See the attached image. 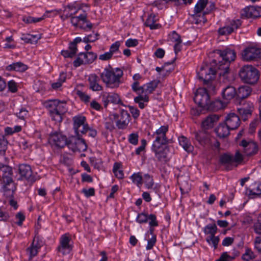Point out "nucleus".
<instances>
[{
	"mask_svg": "<svg viewBox=\"0 0 261 261\" xmlns=\"http://www.w3.org/2000/svg\"><path fill=\"white\" fill-rule=\"evenodd\" d=\"M194 100L200 107L210 110L216 111L224 107L222 102L220 100L211 102L206 88L198 89L195 93Z\"/></svg>",
	"mask_w": 261,
	"mask_h": 261,
	"instance_id": "1",
	"label": "nucleus"
},
{
	"mask_svg": "<svg viewBox=\"0 0 261 261\" xmlns=\"http://www.w3.org/2000/svg\"><path fill=\"white\" fill-rule=\"evenodd\" d=\"M123 74V71L119 68L115 69L105 68L100 73V77L107 87L117 88L122 83L121 79Z\"/></svg>",
	"mask_w": 261,
	"mask_h": 261,
	"instance_id": "2",
	"label": "nucleus"
},
{
	"mask_svg": "<svg viewBox=\"0 0 261 261\" xmlns=\"http://www.w3.org/2000/svg\"><path fill=\"white\" fill-rule=\"evenodd\" d=\"M215 54L217 55L221 59L217 64L218 69L220 70L219 74L224 75L229 71V66L231 62L233 61L236 57L235 51L229 48H226L223 50L217 49L215 51Z\"/></svg>",
	"mask_w": 261,
	"mask_h": 261,
	"instance_id": "3",
	"label": "nucleus"
},
{
	"mask_svg": "<svg viewBox=\"0 0 261 261\" xmlns=\"http://www.w3.org/2000/svg\"><path fill=\"white\" fill-rule=\"evenodd\" d=\"M239 76L244 83L253 85L259 79V72L252 65H244L240 69Z\"/></svg>",
	"mask_w": 261,
	"mask_h": 261,
	"instance_id": "4",
	"label": "nucleus"
},
{
	"mask_svg": "<svg viewBox=\"0 0 261 261\" xmlns=\"http://www.w3.org/2000/svg\"><path fill=\"white\" fill-rule=\"evenodd\" d=\"M168 129V127L167 126H162L153 134V136H155V139L151 147L153 151H158V150L167 148L165 145L168 142L166 136Z\"/></svg>",
	"mask_w": 261,
	"mask_h": 261,
	"instance_id": "5",
	"label": "nucleus"
},
{
	"mask_svg": "<svg viewBox=\"0 0 261 261\" xmlns=\"http://www.w3.org/2000/svg\"><path fill=\"white\" fill-rule=\"evenodd\" d=\"M240 118L244 121H246L251 117L254 110V105L252 102L249 101L242 100L237 107Z\"/></svg>",
	"mask_w": 261,
	"mask_h": 261,
	"instance_id": "6",
	"label": "nucleus"
},
{
	"mask_svg": "<svg viewBox=\"0 0 261 261\" xmlns=\"http://www.w3.org/2000/svg\"><path fill=\"white\" fill-rule=\"evenodd\" d=\"M216 70L210 67L208 65L201 66L199 71L197 72L199 79L203 81L205 84L209 81L213 80L216 74Z\"/></svg>",
	"mask_w": 261,
	"mask_h": 261,
	"instance_id": "7",
	"label": "nucleus"
},
{
	"mask_svg": "<svg viewBox=\"0 0 261 261\" xmlns=\"http://www.w3.org/2000/svg\"><path fill=\"white\" fill-rule=\"evenodd\" d=\"M68 147L73 151H85L87 148L85 140L79 137H71L69 140Z\"/></svg>",
	"mask_w": 261,
	"mask_h": 261,
	"instance_id": "8",
	"label": "nucleus"
},
{
	"mask_svg": "<svg viewBox=\"0 0 261 261\" xmlns=\"http://www.w3.org/2000/svg\"><path fill=\"white\" fill-rule=\"evenodd\" d=\"M70 241L71 239L67 234L62 235L60 238L58 250L63 255L69 254L72 249V246L70 244Z\"/></svg>",
	"mask_w": 261,
	"mask_h": 261,
	"instance_id": "9",
	"label": "nucleus"
},
{
	"mask_svg": "<svg viewBox=\"0 0 261 261\" xmlns=\"http://www.w3.org/2000/svg\"><path fill=\"white\" fill-rule=\"evenodd\" d=\"M261 57V49L251 47L246 48L242 53V58L246 61L256 60Z\"/></svg>",
	"mask_w": 261,
	"mask_h": 261,
	"instance_id": "10",
	"label": "nucleus"
},
{
	"mask_svg": "<svg viewBox=\"0 0 261 261\" xmlns=\"http://www.w3.org/2000/svg\"><path fill=\"white\" fill-rule=\"evenodd\" d=\"M49 142L59 147H64L65 145L68 146L69 140H67L66 136L60 133H55L52 134L49 138Z\"/></svg>",
	"mask_w": 261,
	"mask_h": 261,
	"instance_id": "11",
	"label": "nucleus"
},
{
	"mask_svg": "<svg viewBox=\"0 0 261 261\" xmlns=\"http://www.w3.org/2000/svg\"><path fill=\"white\" fill-rule=\"evenodd\" d=\"M130 115L127 111L122 110L120 114H116V126L119 129H124L130 121Z\"/></svg>",
	"mask_w": 261,
	"mask_h": 261,
	"instance_id": "12",
	"label": "nucleus"
},
{
	"mask_svg": "<svg viewBox=\"0 0 261 261\" xmlns=\"http://www.w3.org/2000/svg\"><path fill=\"white\" fill-rule=\"evenodd\" d=\"M19 173L22 178L31 182L35 181L34 176L32 175V170L30 165L27 164L20 165L19 166Z\"/></svg>",
	"mask_w": 261,
	"mask_h": 261,
	"instance_id": "13",
	"label": "nucleus"
},
{
	"mask_svg": "<svg viewBox=\"0 0 261 261\" xmlns=\"http://www.w3.org/2000/svg\"><path fill=\"white\" fill-rule=\"evenodd\" d=\"M240 145L243 147V151L247 155L255 154L258 150L257 145L254 142H247L243 140L241 141Z\"/></svg>",
	"mask_w": 261,
	"mask_h": 261,
	"instance_id": "14",
	"label": "nucleus"
},
{
	"mask_svg": "<svg viewBox=\"0 0 261 261\" xmlns=\"http://www.w3.org/2000/svg\"><path fill=\"white\" fill-rule=\"evenodd\" d=\"M219 115L211 114L207 116L201 123V127L203 130H207L212 128L219 120Z\"/></svg>",
	"mask_w": 261,
	"mask_h": 261,
	"instance_id": "15",
	"label": "nucleus"
},
{
	"mask_svg": "<svg viewBox=\"0 0 261 261\" xmlns=\"http://www.w3.org/2000/svg\"><path fill=\"white\" fill-rule=\"evenodd\" d=\"M225 123L231 130L237 128L240 124V118L234 113H230L225 119Z\"/></svg>",
	"mask_w": 261,
	"mask_h": 261,
	"instance_id": "16",
	"label": "nucleus"
},
{
	"mask_svg": "<svg viewBox=\"0 0 261 261\" xmlns=\"http://www.w3.org/2000/svg\"><path fill=\"white\" fill-rule=\"evenodd\" d=\"M222 95L223 98L226 100V102H228L236 97L237 90L233 86L228 85L223 88Z\"/></svg>",
	"mask_w": 261,
	"mask_h": 261,
	"instance_id": "17",
	"label": "nucleus"
},
{
	"mask_svg": "<svg viewBox=\"0 0 261 261\" xmlns=\"http://www.w3.org/2000/svg\"><path fill=\"white\" fill-rule=\"evenodd\" d=\"M42 242L39 241L38 238L35 237L31 245L27 249L30 259L32 258L37 254L38 250L42 246Z\"/></svg>",
	"mask_w": 261,
	"mask_h": 261,
	"instance_id": "18",
	"label": "nucleus"
},
{
	"mask_svg": "<svg viewBox=\"0 0 261 261\" xmlns=\"http://www.w3.org/2000/svg\"><path fill=\"white\" fill-rule=\"evenodd\" d=\"M102 101L105 107H107L109 103L118 104L121 102L120 97L117 93H106L102 95Z\"/></svg>",
	"mask_w": 261,
	"mask_h": 261,
	"instance_id": "19",
	"label": "nucleus"
},
{
	"mask_svg": "<svg viewBox=\"0 0 261 261\" xmlns=\"http://www.w3.org/2000/svg\"><path fill=\"white\" fill-rule=\"evenodd\" d=\"M221 164L224 166L226 170L232 169L234 164L233 156L227 153H224L220 157Z\"/></svg>",
	"mask_w": 261,
	"mask_h": 261,
	"instance_id": "20",
	"label": "nucleus"
},
{
	"mask_svg": "<svg viewBox=\"0 0 261 261\" xmlns=\"http://www.w3.org/2000/svg\"><path fill=\"white\" fill-rule=\"evenodd\" d=\"M57 99L49 100L44 103V107L48 110L50 115L53 120L55 121L54 116L57 113Z\"/></svg>",
	"mask_w": 261,
	"mask_h": 261,
	"instance_id": "21",
	"label": "nucleus"
},
{
	"mask_svg": "<svg viewBox=\"0 0 261 261\" xmlns=\"http://www.w3.org/2000/svg\"><path fill=\"white\" fill-rule=\"evenodd\" d=\"M88 80L89 83V88L90 89L94 91L102 90V86L98 84L99 77L95 74L89 75Z\"/></svg>",
	"mask_w": 261,
	"mask_h": 261,
	"instance_id": "22",
	"label": "nucleus"
},
{
	"mask_svg": "<svg viewBox=\"0 0 261 261\" xmlns=\"http://www.w3.org/2000/svg\"><path fill=\"white\" fill-rule=\"evenodd\" d=\"M76 17L80 22H82L80 28L86 31L92 29L93 24L87 19V14L85 12Z\"/></svg>",
	"mask_w": 261,
	"mask_h": 261,
	"instance_id": "23",
	"label": "nucleus"
},
{
	"mask_svg": "<svg viewBox=\"0 0 261 261\" xmlns=\"http://www.w3.org/2000/svg\"><path fill=\"white\" fill-rule=\"evenodd\" d=\"M57 105V113L54 116L55 121L61 122L62 120V116L67 111L66 103L64 101H58Z\"/></svg>",
	"mask_w": 261,
	"mask_h": 261,
	"instance_id": "24",
	"label": "nucleus"
},
{
	"mask_svg": "<svg viewBox=\"0 0 261 261\" xmlns=\"http://www.w3.org/2000/svg\"><path fill=\"white\" fill-rule=\"evenodd\" d=\"M252 91L251 88L248 86H240L237 91L236 97L243 99L248 97Z\"/></svg>",
	"mask_w": 261,
	"mask_h": 261,
	"instance_id": "25",
	"label": "nucleus"
},
{
	"mask_svg": "<svg viewBox=\"0 0 261 261\" xmlns=\"http://www.w3.org/2000/svg\"><path fill=\"white\" fill-rule=\"evenodd\" d=\"M230 130L225 123H221L215 129V132L220 138H224L229 134Z\"/></svg>",
	"mask_w": 261,
	"mask_h": 261,
	"instance_id": "26",
	"label": "nucleus"
},
{
	"mask_svg": "<svg viewBox=\"0 0 261 261\" xmlns=\"http://www.w3.org/2000/svg\"><path fill=\"white\" fill-rule=\"evenodd\" d=\"M179 143L184 149L188 152H191L194 149V147L191 145V143L189 139L184 137L181 136L178 138Z\"/></svg>",
	"mask_w": 261,
	"mask_h": 261,
	"instance_id": "27",
	"label": "nucleus"
},
{
	"mask_svg": "<svg viewBox=\"0 0 261 261\" xmlns=\"http://www.w3.org/2000/svg\"><path fill=\"white\" fill-rule=\"evenodd\" d=\"M16 189L15 184H10L6 186H2L1 192L8 197H12Z\"/></svg>",
	"mask_w": 261,
	"mask_h": 261,
	"instance_id": "28",
	"label": "nucleus"
},
{
	"mask_svg": "<svg viewBox=\"0 0 261 261\" xmlns=\"http://www.w3.org/2000/svg\"><path fill=\"white\" fill-rule=\"evenodd\" d=\"M27 68L28 67L26 65L20 62L14 63L6 67V69L8 71L14 70L19 72H23L25 71Z\"/></svg>",
	"mask_w": 261,
	"mask_h": 261,
	"instance_id": "29",
	"label": "nucleus"
},
{
	"mask_svg": "<svg viewBox=\"0 0 261 261\" xmlns=\"http://www.w3.org/2000/svg\"><path fill=\"white\" fill-rule=\"evenodd\" d=\"M74 121V126L73 128L75 131V133L77 135H79V128L81 126H83V125H86L85 123V117L84 116H75L73 119Z\"/></svg>",
	"mask_w": 261,
	"mask_h": 261,
	"instance_id": "30",
	"label": "nucleus"
},
{
	"mask_svg": "<svg viewBox=\"0 0 261 261\" xmlns=\"http://www.w3.org/2000/svg\"><path fill=\"white\" fill-rule=\"evenodd\" d=\"M116 114H112L106 119L105 127L106 129L112 131L115 128L114 123L116 124Z\"/></svg>",
	"mask_w": 261,
	"mask_h": 261,
	"instance_id": "31",
	"label": "nucleus"
},
{
	"mask_svg": "<svg viewBox=\"0 0 261 261\" xmlns=\"http://www.w3.org/2000/svg\"><path fill=\"white\" fill-rule=\"evenodd\" d=\"M195 137L197 141L202 145L206 144L208 142V136L204 132H196L195 133Z\"/></svg>",
	"mask_w": 261,
	"mask_h": 261,
	"instance_id": "32",
	"label": "nucleus"
},
{
	"mask_svg": "<svg viewBox=\"0 0 261 261\" xmlns=\"http://www.w3.org/2000/svg\"><path fill=\"white\" fill-rule=\"evenodd\" d=\"M155 17V14H151L148 16L145 22V25L149 27L152 30L158 29L160 27L159 24L155 23L156 21Z\"/></svg>",
	"mask_w": 261,
	"mask_h": 261,
	"instance_id": "33",
	"label": "nucleus"
},
{
	"mask_svg": "<svg viewBox=\"0 0 261 261\" xmlns=\"http://www.w3.org/2000/svg\"><path fill=\"white\" fill-rule=\"evenodd\" d=\"M79 55L84 58L85 64L92 63L97 58L96 54L93 52L80 53Z\"/></svg>",
	"mask_w": 261,
	"mask_h": 261,
	"instance_id": "34",
	"label": "nucleus"
},
{
	"mask_svg": "<svg viewBox=\"0 0 261 261\" xmlns=\"http://www.w3.org/2000/svg\"><path fill=\"white\" fill-rule=\"evenodd\" d=\"M255 6H249L244 9L241 14L242 17L255 18L256 15Z\"/></svg>",
	"mask_w": 261,
	"mask_h": 261,
	"instance_id": "35",
	"label": "nucleus"
},
{
	"mask_svg": "<svg viewBox=\"0 0 261 261\" xmlns=\"http://www.w3.org/2000/svg\"><path fill=\"white\" fill-rule=\"evenodd\" d=\"M159 82L156 81H152L143 86V93L145 94L152 93L157 87Z\"/></svg>",
	"mask_w": 261,
	"mask_h": 261,
	"instance_id": "36",
	"label": "nucleus"
},
{
	"mask_svg": "<svg viewBox=\"0 0 261 261\" xmlns=\"http://www.w3.org/2000/svg\"><path fill=\"white\" fill-rule=\"evenodd\" d=\"M203 232L207 236H214L217 232V227L215 224H210L203 228Z\"/></svg>",
	"mask_w": 261,
	"mask_h": 261,
	"instance_id": "37",
	"label": "nucleus"
},
{
	"mask_svg": "<svg viewBox=\"0 0 261 261\" xmlns=\"http://www.w3.org/2000/svg\"><path fill=\"white\" fill-rule=\"evenodd\" d=\"M12 171L10 172L9 174L3 173L2 177L1 179V185L2 186H6L10 184H15L12 177Z\"/></svg>",
	"mask_w": 261,
	"mask_h": 261,
	"instance_id": "38",
	"label": "nucleus"
},
{
	"mask_svg": "<svg viewBox=\"0 0 261 261\" xmlns=\"http://www.w3.org/2000/svg\"><path fill=\"white\" fill-rule=\"evenodd\" d=\"M168 150V148H166L161 150H158V151H153L155 153V156L158 159V161L160 162H166L167 161V151Z\"/></svg>",
	"mask_w": 261,
	"mask_h": 261,
	"instance_id": "39",
	"label": "nucleus"
},
{
	"mask_svg": "<svg viewBox=\"0 0 261 261\" xmlns=\"http://www.w3.org/2000/svg\"><path fill=\"white\" fill-rule=\"evenodd\" d=\"M134 100L135 102L138 103L140 108L143 109L145 107L144 102H148L149 100V98L146 94H141L138 96L134 98Z\"/></svg>",
	"mask_w": 261,
	"mask_h": 261,
	"instance_id": "40",
	"label": "nucleus"
},
{
	"mask_svg": "<svg viewBox=\"0 0 261 261\" xmlns=\"http://www.w3.org/2000/svg\"><path fill=\"white\" fill-rule=\"evenodd\" d=\"M207 2L208 0H199L194 8L195 14L200 13L205 7Z\"/></svg>",
	"mask_w": 261,
	"mask_h": 261,
	"instance_id": "41",
	"label": "nucleus"
},
{
	"mask_svg": "<svg viewBox=\"0 0 261 261\" xmlns=\"http://www.w3.org/2000/svg\"><path fill=\"white\" fill-rule=\"evenodd\" d=\"M204 85L206 86L204 88L206 89L207 93H208L209 95L214 94L216 93L217 88L215 83L212 81V80L209 81L205 84Z\"/></svg>",
	"mask_w": 261,
	"mask_h": 261,
	"instance_id": "42",
	"label": "nucleus"
},
{
	"mask_svg": "<svg viewBox=\"0 0 261 261\" xmlns=\"http://www.w3.org/2000/svg\"><path fill=\"white\" fill-rule=\"evenodd\" d=\"M256 257V255L254 252L250 248H246L245 252L242 255V258L246 261H249L251 259H254Z\"/></svg>",
	"mask_w": 261,
	"mask_h": 261,
	"instance_id": "43",
	"label": "nucleus"
},
{
	"mask_svg": "<svg viewBox=\"0 0 261 261\" xmlns=\"http://www.w3.org/2000/svg\"><path fill=\"white\" fill-rule=\"evenodd\" d=\"M133 182L136 184L138 187H140L142 184L143 178L140 173H137L133 174L131 176Z\"/></svg>",
	"mask_w": 261,
	"mask_h": 261,
	"instance_id": "44",
	"label": "nucleus"
},
{
	"mask_svg": "<svg viewBox=\"0 0 261 261\" xmlns=\"http://www.w3.org/2000/svg\"><path fill=\"white\" fill-rule=\"evenodd\" d=\"M68 50H62L61 54L64 58H73L76 54L77 49H74L73 48L69 46Z\"/></svg>",
	"mask_w": 261,
	"mask_h": 261,
	"instance_id": "45",
	"label": "nucleus"
},
{
	"mask_svg": "<svg viewBox=\"0 0 261 261\" xmlns=\"http://www.w3.org/2000/svg\"><path fill=\"white\" fill-rule=\"evenodd\" d=\"M206 241L210 245H213L214 248L216 249L219 242V237L215 236V235L207 236L206 238Z\"/></svg>",
	"mask_w": 261,
	"mask_h": 261,
	"instance_id": "46",
	"label": "nucleus"
},
{
	"mask_svg": "<svg viewBox=\"0 0 261 261\" xmlns=\"http://www.w3.org/2000/svg\"><path fill=\"white\" fill-rule=\"evenodd\" d=\"M249 195L251 198H254L261 195V184H258L254 188L249 190Z\"/></svg>",
	"mask_w": 261,
	"mask_h": 261,
	"instance_id": "47",
	"label": "nucleus"
},
{
	"mask_svg": "<svg viewBox=\"0 0 261 261\" xmlns=\"http://www.w3.org/2000/svg\"><path fill=\"white\" fill-rule=\"evenodd\" d=\"M143 181L144 182L147 189H151L153 185V181L152 178L148 174H145L143 179Z\"/></svg>",
	"mask_w": 261,
	"mask_h": 261,
	"instance_id": "48",
	"label": "nucleus"
},
{
	"mask_svg": "<svg viewBox=\"0 0 261 261\" xmlns=\"http://www.w3.org/2000/svg\"><path fill=\"white\" fill-rule=\"evenodd\" d=\"M99 34L97 33H93L92 34H90L85 37L83 39L84 42L86 43L92 42L98 39Z\"/></svg>",
	"mask_w": 261,
	"mask_h": 261,
	"instance_id": "49",
	"label": "nucleus"
},
{
	"mask_svg": "<svg viewBox=\"0 0 261 261\" xmlns=\"http://www.w3.org/2000/svg\"><path fill=\"white\" fill-rule=\"evenodd\" d=\"M132 88L133 90L138 94L139 95L143 93V86H139V83L138 82H134L132 85Z\"/></svg>",
	"mask_w": 261,
	"mask_h": 261,
	"instance_id": "50",
	"label": "nucleus"
},
{
	"mask_svg": "<svg viewBox=\"0 0 261 261\" xmlns=\"http://www.w3.org/2000/svg\"><path fill=\"white\" fill-rule=\"evenodd\" d=\"M139 135L137 133H132L129 135L128 137V142L134 145L138 144Z\"/></svg>",
	"mask_w": 261,
	"mask_h": 261,
	"instance_id": "51",
	"label": "nucleus"
},
{
	"mask_svg": "<svg viewBox=\"0 0 261 261\" xmlns=\"http://www.w3.org/2000/svg\"><path fill=\"white\" fill-rule=\"evenodd\" d=\"M16 115L19 118L24 120L28 115V111L24 108H21L18 112L16 113Z\"/></svg>",
	"mask_w": 261,
	"mask_h": 261,
	"instance_id": "52",
	"label": "nucleus"
},
{
	"mask_svg": "<svg viewBox=\"0 0 261 261\" xmlns=\"http://www.w3.org/2000/svg\"><path fill=\"white\" fill-rule=\"evenodd\" d=\"M148 216L145 213H140L138 215L136 220L137 221L141 224L145 223L148 221Z\"/></svg>",
	"mask_w": 261,
	"mask_h": 261,
	"instance_id": "53",
	"label": "nucleus"
},
{
	"mask_svg": "<svg viewBox=\"0 0 261 261\" xmlns=\"http://www.w3.org/2000/svg\"><path fill=\"white\" fill-rule=\"evenodd\" d=\"M175 60V58H174L173 60H172V61L171 62H166V63H165L164 66H163L162 67H156V68H155L156 71L159 72H160L161 71L166 72L167 73L170 72L173 69L172 68V69H166V66L167 65H170L171 64H173L174 63Z\"/></svg>",
	"mask_w": 261,
	"mask_h": 261,
	"instance_id": "54",
	"label": "nucleus"
},
{
	"mask_svg": "<svg viewBox=\"0 0 261 261\" xmlns=\"http://www.w3.org/2000/svg\"><path fill=\"white\" fill-rule=\"evenodd\" d=\"M233 31V28H231L229 26L224 27L223 28H220L219 30V34L222 35H228L232 33Z\"/></svg>",
	"mask_w": 261,
	"mask_h": 261,
	"instance_id": "55",
	"label": "nucleus"
},
{
	"mask_svg": "<svg viewBox=\"0 0 261 261\" xmlns=\"http://www.w3.org/2000/svg\"><path fill=\"white\" fill-rule=\"evenodd\" d=\"M148 220H149V224L151 227L157 226L158 222L156 220V218L155 215L150 214L148 216Z\"/></svg>",
	"mask_w": 261,
	"mask_h": 261,
	"instance_id": "56",
	"label": "nucleus"
},
{
	"mask_svg": "<svg viewBox=\"0 0 261 261\" xmlns=\"http://www.w3.org/2000/svg\"><path fill=\"white\" fill-rule=\"evenodd\" d=\"M254 248L261 253V237H256L254 241Z\"/></svg>",
	"mask_w": 261,
	"mask_h": 261,
	"instance_id": "57",
	"label": "nucleus"
},
{
	"mask_svg": "<svg viewBox=\"0 0 261 261\" xmlns=\"http://www.w3.org/2000/svg\"><path fill=\"white\" fill-rule=\"evenodd\" d=\"M120 45L119 41H116L112 44L110 47L109 52L113 55L114 54L119 51Z\"/></svg>",
	"mask_w": 261,
	"mask_h": 261,
	"instance_id": "58",
	"label": "nucleus"
},
{
	"mask_svg": "<svg viewBox=\"0 0 261 261\" xmlns=\"http://www.w3.org/2000/svg\"><path fill=\"white\" fill-rule=\"evenodd\" d=\"M6 149V141L5 140L4 137L2 136L0 137V154H4Z\"/></svg>",
	"mask_w": 261,
	"mask_h": 261,
	"instance_id": "59",
	"label": "nucleus"
},
{
	"mask_svg": "<svg viewBox=\"0 0 261 261\" xmlns=\"http://www.w3.org/2000/svg\"><path fill=\"white\" fill-rule=\"evenodd\" d=\"M180 190L181 193H188L190 190V186L186 181H183L180 183Z\"/></svg>",
	"mask_w": 261,
	"mask_h": 261,
	"instance_id": "60",
	"label": "nucleus"
},
{
	"mask_svg": "<svg viewBox=\"0 0 261 261\" xmlns=\"http://www.w3.org/2000/svg\"><path fill=\"white\" fill-rule=\"evenodd\" d=\"M77 94L80 99L85 102H88L90 100V96L85 92L79 90L77 92Z\"/></svg>",
	"mask_w": 261,
	"mask_h": 261,
	"instance_id": "61",
	"label": "nucleus"
},
{
	"mask_svg": "<svg viewBox=\"0 0 261 261\" xmlns=\"http://www.w3.org/2000/svg\"><path fill=\"white\" fill-rule=\"evenodd\" d=\"M156 242V236L152 235L151 238L148 239L147 242V245L146 246V249L150 250L152 248L153 246L155 245Z\"/></svg>",
	"mask_w": 261,
	"mask_h": 261,
	"instance_id": "62",
	"label": "nucleus"
},
{
	"mask_svg": "<svg viewBox=\"0 0 261 261\" xmlns=\"http://www.w3.org/2000/svg\"><path fill=\"white\" fill-rule=\"evenodd\" d=\"M82 192L84 194L86 197H89L94 195L95 190L93 188H90L89 189H83L82 190Z\"/></svg>",
	"mask_w": 261,
	"mask_h": 261,
	"instance_id": "63",
	"label": "nucleus"
},
{
	"mask_svg": "<svg viewBox=\"0 0 261 261\" xmlns=\"http://www.w3.org/2000/svg\"><path fill=\"white\" fill-rule=\"evenodd\" d=\"M233 160L234 164H240L243 160V155L239 151L236 152L234 156H233Z\"/></svg>",
	"mask_w": 261,
	"mask_h": 261,
	"instance_id": "64",
	"label": "nucleus"
}]
</instances>
